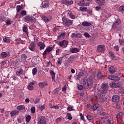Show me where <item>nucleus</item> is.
Segmentation results:
<instances>
[{"mask_svg": "<svg viewBox=\"0 0 124 124\" xmlns=\"http://www.w3.org/2000/svg\"><path fill=\"white\" fill-rule=\"evenodd\" d=\"M82 85L84 89L88 90V89H89V87L93 85V79L89 78V79H88V78H84L82 79Z\"/></svg>", "mask_w": 124, "mask_h": 124, "instance_id": "obj_1", "label": "nucleus"}, {"mask_svg": "<svg viewBox=\"0 0 124 124\" xmlns=\"http://www.w3.org/2000/svg\"><path fill=\"white\" fill-rule=\"evenodd\" d=\"M24 20L26 23L31 22L34 23L36 22V19L32 16L28 15L24 17Z\"/></svg>", "mask_w": 124, "mask_h": 124, "instance_id": "obj_2", "label": "nucleus"}, {"mask_svg": "<svg viewBox=\"0 0 124 124\" xmlns=\"http://www.w3.org/2000/svg\"><path fill=\"white\" fill-rule=\"evenodd\" d=\"M62 21L63 22V25H64V26H65L66 27H69L71 25H72V24L73 23L72 22V20H71L70 19H68L65 17H62Z\"/></svg>", "mask_w": 124, "mask_h": 124, "instance_id": "obj_3", "label": "nucleus"}, {"mask_svg": "<svg viewBox=\"0 0 124 124\" xmlns=\"http://www.w3.org/2000/svg\"><path fill=\"white\" fill-rule=\"evenodd\" d=\"M86 0H87V1H92L93 0H81L78 3V5H79V6H89L90 5V2H86Z\"/></svg>", "mask_w": 124, "mask_h": 124, "instance_id": "obj_4", "label": "nucleus"}, {"mask_svg": "<svg viewBox=\"0 0 124 124\" xmlns=\"http://www.w3.org/2000/svg\"><path fill=\"white\" fill-rule=\"evenodd\" d=\"M38 124H47L46 118L44 116H40L38 117Z\"/></svg>", "mask_w": 124, "mask_h": 124, "instance_id": "obj_5", "label": "nucleus"}, {"mask_svg": "<svg viewBox=\"0 0 124 124\" xmlns=\"http://www.w3.org/2000/svg\"><path fill=\"white\" fill-rule=\"evenodd\" d=\"M58 45H59V46H61V47L65 48L67 46V45H68V41L64 40L61 42H60L58 44Z\"/></svg>", "mask_w": 124, "mask_h": 124, "instance_id": "obj_6", "label": "nucleus"}, {"mask_svg": "<svg viewBox=\"0 0 124 124\" xmlns=\"http://www.w3.org/2000/svg\"><path fill=\"white\" fill-rule=\"evenodd\" d=\"M105 51V46L101 45L97 46V51L98 53H103Z\"/></svg>", "mask_w": 124, "mask_h": 124, "instance_id": "obj_7", "label": "nucleus"}, {"mask_svg": "<svg viewBox=\"0 0 124 124\" xmlns=\"http://www.w3.org/2000/svg\"><path fill=\"white\" fill-rule=\"evenodd\" d=\"M101 88L102 89V93H106L108 91V85L106 84L105 83H103L102 84Z\"/></svg>", "mask_w": 124, "mask_h": 124, "instance_id": "obj_8", "label": "nucleus"}, {"mask_svg": "<svg viewBox=\"0 0 124 124\" xmlns=\"http://www.w3.org/2000/svg\"><path fill=\"white\" fill-rule=\"evenodd\" d=\"M108 78L110 80H113L114 81H119V80H121V78L117 76L109 75L108 76Z\"/></svg>", "mask_w": 124, "mask_h": 124, "instance_id": "obj_9", "label": "nucleus"}, {"mask_svg": "<svg viewBox=\"0 0 124 124\" xmlns=\"http://www.w3.org/2000/svg\"><path fill=\"white\" fill-rule=\"evenodd\" d=\"M52 51H53V47L48 46L44 51L43 55V56H46L48 53V54H50V52H52Z\"/></svg>", "mask_w": 124, "mask_h": 124, "instance_id": "obj_10", "label": "nucleus"}, {"mask_svg": "<svg viewBox=\"0 0 124 124\" xmlns=\"http://www.w3.org/2000/svg\"><path fill=\"white\" fill-rule=\"evenodd\" d=\"M121 19H117L115 20V22L112 24V29H116L117 28V26H119L120 24H121Z\"/></svg>", "mask_w": 124, "mask_h": 124, "instance_id": "obj_11", "label": "nucleus"}, {"mask_svg": "<svg viewBox=\"0 0 124 124\" xmlns=\"http://www.w3.org/2000/svg\"><path fill=\"white\" fill-rule=\"evenodd\" d=\"M108 56L110 59H112V60H115V61H117V60H119V57H116L115 56V54H114V53L112 51H109L108 53Z\"/></svg>", "mask_w": 124, "mask_h": 124, "instance_id": "obj_12", "label": "nucleus"}, {"mask_svg": "<svg viewBox=\"0 0 124 124\" xmlns=\"http://www.w3.org/2000/svg\"><path fill=\"white\" fill-rule=\"evenodd\" d=\"M37 45L38 47H39V49L40 50V51H41V50H44V48L46 47V45H45V44L41 42H39V43H38Z\"/></svg>", "mask_w": 124, "mask_h": 124, "instance_id": "obj_13", "label": "nucleus"}, {"mask_svg": "<svg viewBox=\"0 0 124 124\" xmlns=\"http://www.w3.org/2000/svg\"><path fill=\"white\" fill-rule=\"evenodd\" d=\"M112 100L113 102H119V101H120V96L118 95H114L112 96Z\"/></svg>", "mask_w": 124, "mask_h": 124, "instance_id": "obj_14", "label": "nucleus"}, {"mask_svg": "<svg viewBox=\"0 0 124 124\" xmlns=\"http://www.w3.org/2000/svg\"><path fill=\"white\" fill-rule=\"evenodd\" d=\"M42 18L43 19V20H44V21H45V22H49L51 21V20H52V16H49L47 17L46 16H42Z\"/></svg>", "mask_w": 124, "mask_h": 124, "instance_id": "obj_15", "label": "nucleus"}, {"mask_svg": "<svg viewBox=\"0 0 124 124\" xmlns=\"http://www.w3.org/2000/svg\"><path fill=\"white\" fill-rule=\"evenodd\" d=\"M99 6H103L105 3V0H95Z\"/></svg>", "mask_w": 124, "mask_h": 124, "instance_id": "obj_16", "label": "nucleus"}, {"mask_svg": "<svg viewBox=\"0 0 124 124\" xmlns=\"http://www.w3.org/2000/svg\"><path fill=\"white\" fill-rule=\"evenodd\" d=\"M34 84H35L34 81L30 82V83L28 86V89L30 91H31V90H33L34 89L33 85H34Z\"/></svg>", "mask_w": 124, "mask_h": 124, "instance_id": "obj_17", "label": "nucleus"}, {"mask_svg": "<svg viewBox=\"0 0 124 124\" xmlns=\"http://www.w3.org/2000/svg\"><path fill=\"white\" fill-rule=\"evenodd\" d=\"M29 49L31 51H34V49H35V43H31L29 46Z\"/></svg>", "mask_w": 124, "mask_h": 124, "instance_id": "obj_18", "label": "nucleus"}, {"mask_svg": "<svg viewBox=\"0 0 124 124\" xmlns=\"http://www.w3.org/2000/svg\"><path fill=\"white\" fill-rule=\"evenodd\" d=\"M20 112L18 110H13L11 111L10 113V115L11 117H15L16 116H17L18 114H19Z\"/></svg>", "mask_w": 124, "mask_h": 124, "instance_id": "obj_19", "label": "nucleus"}, {"mask_svg": "<svg viewBox=\"0 0 124 124\" xmlns=\"http://www.w3.org/2000/svg\"><path fill=\"white\" fill-rule=\"evenodd\" d=\"M38 85L40 87V88H44L45 87H46V86L48 85V83H47V82H39L38 83Z\"/></svg>", "mask_w": 124, "mask_h": 124, "instance_id": "obj_20", "label": "nucleus"}, {"mask_svg": "<svg viewBox=\"0 0 124 124\" xmlns=\"http://www.w3.org/2000/svg\"><path fill=\"white\" fill-rule=\"evenodd\" d=\"M70 52L73 54L78 53V52H79V49L77 48L72 47L70 50Z\"/></svg>", "mask_w": 124, "mask_h": 124, "instance_id": "obj_21", "label": "nucleus"}, {"mask_svg": "<svg viewBox=\"0 0 124 124\" xmlns=\"http://www.w3.org/2000/svg\"><path fill=\"white\" fill-rule=\"evenodd\" d=\"M99 101L101 102H104L105 100H106V98L103 95V94H100L99 95Z\"/></svg>", "mask_w": 124, "mask_h": 124, "instance_id": "obj_22", "label": "nucleus"}, {"mask_svg": "<svg viewBox=\"0 0 124 124\" xmlns=\"http://www.w3.org/2000/svg\"><path fill=\"white\" fill-rule=\"evenodd\" d=\"M64 37H65V33L62 32L58 36V39H64Z\"/></svg>", "mask_w": 124, "mask_h": 124, "instance_id": "obj_23", "label": "nucleus"}, {"mask_svg": "<svg viewBox=\"0 0 124 124\" xmlns=\"http://www.w3.org/2000/svg\"><path fill=\"white\" fill-rule=\"evenodd\" d=\"M82 26L83 27H90V26H92V23L91 22H87V21H84L82 23Z\"/></svg>", "mask_w": 124, "mask_h": 124, "instance_id": "obj_24", "label": "nucleus"}, {"mask_svg": "<svg viewBox=\"0 0 124 124\" xmlns=\"http://www.w3.org/2000/svg\"><path fill=\"white\" fill-rule=\"evenodd\" d=\"M22 31L25 32L26 34H28L29 32H28V26L25 24L23 25Z\"/></svg>", "mask_w": 124, "mask_h": 124, "instance_id": "obj_25", "label": "nucleus"}, {"mask_svg": "<svg viewBox=\"0 0 124 124\" xmlns=\"http://www.w3.org/2000/svg\"><path fill=\"white\" fill-rule=\"evenodd\" d=\"M16 109L19 111H22V110H24V109H26V107L24 105H20L16 107Z\"/></svg>", "mask_w": 124, "mask_h": 124, "instance_id": "obj_26", "label": "nucleus"}, {"mask_svg": "<svg viewBox=\"0 0 124 124\" xmlns=\"http://www.w3.org/2000/svg\"><path fill=\"white\" fill-rule=\"evenodd\" d=\"M8 55H9V52H2L1 54V56L2 57V58H6V57H7V56H8Z\"/></svg>", "mask_w": 124, "mask_h": 124, "instance_id": "obj_27", "label": "nucleus"}, {"mask_svg": "<svg viewBox=\"0 0 124 124\" xmlns=\"http://www.w3.org/2000/svg\"><path fill=\"white\" fill-rule=\"evenodd\" d=\"M108 71H109V72H110V73H115L116 71V68L112 66L109 68Z\"/></svg>", "mask_w": 124, "mask_h": 124, "instance_id": "obj_28", "label": "nucleus"}, {"mask_svg": "<svg viewBox=\"0 0 124 124\" xmlns=\"http://www.w3.org/2000/svg\"><path fill=\"white\" fill-rule=\"evenodd\" d=\"M82 75H83V72L78 73V75L75 77V79L79 80L82 77Z\"/></svg>", "mask_w": 124, "mask_h": 124, "instance_id": "obj_29", "label": "nucleus"}, {"mask_svg": "<svg viewBox=\"0 0 124 124\" xmlns=\"http://www.w3.org/2000/svg\"><path fill=\"white\" fill-rule=\"evenodd\" d=\"M65 5H71L72 4H73V1L70 0L68 1L67 0H65Z\"/></svg>", "mask_w": 124, "mask_h": 124, "instance_id": "obj_30", "label": "nucleus"}, {"mask_svg": "<svg viewBox=\"0 0 124 124\" xmlns=\"http://www.w3.org/2000/svg\"><path fill=\"white\" fill-rule=\"evenodd\" d=\"M99 107H100V105H99V104H95L93 107V110L95 111V110L98 108H99Z\"/></svg>", "mask_w": 124, "mask_h": 124, "instance_id": "obj_31", "label": "nucleus"}, {"mask_svg": "<svg viewBox=\"0 0 124 124\" xmlns=\"http://www.w3.org/2000/svg\"><path fill=\"white\" fill-rule=\"evenodd\" d=\"M26 60H27V56H26V54H22L21 57V61H22V62H26Z\"/></svg>", "mask_w": 124, "mask_h": 124, "instance_id": "obj_32", "label": "nucleus"}, {"mask_svg": "<svg viewBox=\"0 0 124 124\" xmlns=\"http://www.w3.org/2000/svg\"><path fill=\"white\" fill-rule=\"evenodd\" d=\"M68 15L69 17H70L71 19H75V16H74L73 14L71 13V12L69 11V12L68 13Z\"/></svg>", "mask_w": 124, "mask_h": 124, "instance_id": "obj_33", "label": "nucleus"}, {"mask_svg": "<svg viewBox=\"0 0 124 124\" xmlns=\"http://www.w3.org/2000/svg\"><path fill=\"white\" fill-rule=\"evenodd\" d=\"M4 43H9L10 42V39L8 37H6L3 39Z\"/></svg>", "mask_w": 124, "mask_h": 124, "instance_id": "obj_34", "label": "nucleus"}, {"mask_svg": "<svg viewBox=\"0 0 124 124\" xmlns=\"http://www.w3.org/2000/svg\"><path fill=\"white\" fill-rule=\"evenodd\" d=\"M79 10H80V11H82V12H86V11L88 10V8L86 7H80L79 8Z\"/></svg>", "mask_w": 124, "mask_h": 124, "instance_id": "obj_35", "label": "nucleus"}, {"mask_svg": "<svg viewBox=\"0 0 124 124\" xmlns=\"http://www.w3.org/2000/svg\"><path fill=\"white\" fill-rule=\"evenodd\" d=\"M23 69L20 68L19 69V71L16 72V75H21V74H23Z\"/></svg>", "mask_w": 124, "mask_h": 124, "instance_id": "obj_36", "label": "nucleus"}, {"mask_svg": "<svg viewBox=\"0 0 124 124\" xmlns=\"http://www.w3.org/2000/svg\"><path fill=\"white\" fill-rule=\"evenodd\" d=\"M38 108L41 110V111H43L45 109V105L44 104L42 106L39 105L38 106Z\"/></svg>", "mask_w": 124, "mask_h": 124, "instance_id": "obj_37", "label": "nucleus"}, {"mask_svg": "<svg viewBox=\"0 0 124 124\" xmlns=\"http://www.w3.org/2000/svg\"><path fill=\"white\" fill-rule=\"evenodd\" d=\"M50 75L51 76L52 79H54L55 78H56V76L55 75V73L53 71H50Z\"/></svg>", "mask_w": 124, "mask_h": 124, "instance_id": "obj_38", "label": "nucleus"}, {"mask_svg": "<svg viewBox=\"0 0 124 124\" xmlns=\"http://www.w3.org/2000/svg\"><path fill=\"white\" fill-rule=\"evenodd\" d=\"M32 75L34 76L37 73V69L36 68H34L32 70Z\"/></svg>", "mask_w": 124, "mask_h": 124, "instance_id": "obj_39", "label": "nucleus"}, {"mask_svg": "<svg viewBox=\"0 0 124 124\" xmlns=\"http://www.w3.org/2000/svg\"><path fill=\"white\" fill-rule=\"evenodd\" d=\"M110 87L111 88H117V85H116V83L114 82H112L109 84Z\"/></svg>", "mask_w": 124, "mask_h": 124, "instance_id": "obj_40", "label": "nucleus"}, {"mask_svg": "<svg viewBox=\"0 0 124 124\" xmlns=\"http://www.w3.org/2000/svg\"><path fill=\"white\" fill-rule=\"evenodd\" d=\"M49 7V3H45L42 5V8H47Z\"/></svg>", "mask_w": 124, "mask_h": 124, "instance_id": "obj_41", "label": "nucleus"}, {"mask_svg": "<svg viewBox=\"0 0 124 124\" xmlns=\"http://www.w3.org/2000/svg\"><path fill=\"white\" fill-rule=\"evenodd\" d=\"M31 119V115H28L26 118V121L27 123H30Z\"/></svg>", "mask_w": 124, "mask_h": 124, "instance_id": "obj_42", "label": "nucleus"}, {"mask_svg": "<svg viewBox=\"0 0 124 124\" xmlns=\"http://www.w3.org/2000/svg\"><path fill=\"white\" fill-rule=\"evenodd\" d=\"M22 10V6L18 5L16 6V12L18 13V12H20V11Z\"/></svg>", "mask_w": 124, "mask_h": 124, "instance_id": "obj_43", "label": "nucleus"}, {"mask_svg": "<svg viewBox=\"0 0 124 124\" xmlns=\"http://www.w3.org/2000/svg\"><path fill=\"white\" fill-rule=\"evenodd\" d=\"M20 14L21 15V16H26V15H27V11H25V10H23L20 12Z\"/></svg>", "mask_w": 124, "mask_h": 124, "instance_id": "obj_44", "label": "nucleus"}, {"mask_svg": "<svg viewBox=\"0 0 124 124\" xmlns=\"http://www.w3.org/2000/svg\"><path fill=\"white\" fill-rule=\"evenodd\" d=\"M102 76H103V75H102V73L101 72H99L98 73V74H97L98 79H100L102 78Z\"/></svg>", "mask_w": 124, "mask_h": 124, "instance_id": "obj_45", "label": "nucleus"}, {"mask_svg": "<svg viewBox=\"0 0 124 124\" xmlns=\"http://www.w3.org/2000/svg\"><path fill=\"white\" fill-rule=\"evenodd\" d=\"M21 43V39L20 38H18L16 40V45H19Z\"/></svg>", "mask_w": 124, "mask_h": 124, "instance_id": "obj_46", "label": "nucleus"}, {"mask_svg": "<svg viewBox=\"0 0 124 124\" xmlns=\"http://www.w3.org/2000/svg\"><path fill=\"white\" fill-rule=\"evenodd\" d=\"M67 117L68 120H72V116H71V114L70 113H68L67 114Z\"/></svg>", "mask_w": 124, "mask_h": 124, "instance_id": "obj_47", "label": "nucleus"}, {"mask_svg": "<svg viewBox=\"0 0 124 124\" xmlns=\"http://www.w3.org/2000/svg\"><path fill=\"white\" fill-rule=\"evenodd\" d=\"M39 101H40V98H36L34 101V103L35 104H37V103H38Z\"/></svg>", "mask_w": 124, "mask_h": 124, "instance_id": "obj_48", "label": "nucleus"}, {"mask_svg": "<svg viewBox=\"0 0 124 124\" xmlns=\"http://www.w3.org/2000/svg\"><path fill=\"white\" fill-rule=\"evenodd\" d=\"M83 35L85 36V37H88V38H90V37H91V35L89 34L88 32H84L83 33Z\"/></svg>", "mask_w": 124, "mask_h": 124, "instance_id": "obj_49", "label": "nucleus"}, {"mask_svg": "<svg viewBox=\"0 0 124 124\" xmlns=\"http://www.w3.org/2000/svg\"><path fill=\"white\" fill-rule=\"evenodd\" d=\"M62 58H58V61H57V63L58 64H59V65H61V64H62Z\"/></svg>", "mask_w": 124, "mask_h": 124, "instance_id": "obj_50", "label": "nucleus"}, {"mask_svg": "<svg viewBox=\"0 0 124 124\" xmlns=\"http://www.w3.org/2000/svg\"><path fill=\"white\" fill-rule=\"evenodd\" d=\"M124 11V6H121L119 7V12H123V11Z\"/></svg>", "mask_w": 124, "mask_h": 124, "instance_id": "obj_51", "label": "nucleus"}, {"mask_svg": "<svg viewBox=\"0 0 124 124\" xmlns=\"http://www.w3.org/2000/svg\"><path fill=\"white\" fill-rule=\"evenodd\" d=\"M31 113H35V107H32L31 108Z\"/></svg>", "mask_w": 124, "mask_h": 124, "instance_id": "obj_52", "label": "nucleus"}, {"mask_svg": "<svg viewBox=\"0 0 124 124\" xmlns=\"http://www.w3.org/2000/svg\"><path fill=\"white\" fill-rule=\"evenodd\" d=\"M78 90H83L84 89V87L82 86V85H78Z\"/></svg>", "mask_w": 124, "mask_h": 124, "instance_id": "obj_53", "label": "nucleus"}, {"mask_svg": "<svg viewBox=\"0 0 124 124\" xmlns=\"http://www.w3.org/2000/svg\"><path fill=\"white\" fill-rule=\"evenodd\" d=\"M82 36V35L80 33H77V38L78 37V38H81Z\"/></svg>", "mask_w": 124, "mask_h": 124, "instance_id": "obj_54", "label": "nucleus"}, {"mask_svg": "<svg viewBox=\"0 0 124 124\" xmlns=\"http://www.w3.org/2000/svg\"><path fill=\"white\" fill-rule=\"evenodd\" d=\"M79 116L81 118V120H82L83 121H85V118L84 117V116L82 113H80Z\"/></svg>", "mask_w": 124, "mask_h": 124, "instance_id": "obj_55", "label": "nucleus"}, {"mask_svg": "<svg viewBox=\"0 0 124 124\" xmlns=\"http://www.w3.org/2000/svg\"><path fill=\"white\" fill-rule=\"evenodd\" d=\"M95 10L98 11V10H100L101 9V7L100 6H98L95 7Z\"/></svg>", "mask_w": 124, "mask_h": 124, "instance_id": "obj_56", "label": "nucleus"}, {"mask_svg": "<svg viewBox=\"0 0 124 124\" xmlns=\"http://www.w3.org/2000/svg\"><path fill=\"white\" fill-rule=\"evenodd\" d=\"M53 92L55 93V94H57V93H59V89H55L53 91Z\"/></svg>", "mask_w": 124, "mask_h": 124, "instance_id": "obj_57", "label": "nucleus"}, {"mask_svg": "<svg viewBox=\"0 0 124 124\" xmlns=\"http://www.w3.org/2000/svg\"><path fill=\"white\" fill-rule=\"evenodd\" d=\"M68 111H73V107H69L67 108Z\"/></svg>", "mask_w": 124, "mask_h": 124, "instance_id": "obj_58", "label": "nucleus"}, {"mask_svg": "<svg viewBox=\"0 0 124 124\" xmlns=\"http://www.w3.org/2000/svg\"><path fill=\"white\" fill-rule=\"evenodd\" d=\"M71 37H72V38H74V37H75V38H77V34H75V33H73L72 34Z\"/></svg>", "mask_w": 124, "mask_h": 124, "instance_id": "obj_59", "label": "nucleus"}, {"mask_svg": "<svg viewBox=\"0 0 124 124\" xmlns=\"http://www.w3.org/2000/svg\"><path fill=\"white\" fill-rule=\"evenodd\" d=\"M87 119L88 120V121H92V116H90V115H87Z\"/></svg>", "mask_w": 124, "mask_h": 124, "instance_id": "obj_60", "label": "nucleus"}, {"mask_svg": "<svg viewBox=\"0 0 124 124\" xmlns=\"http://www.w3.org/2000/svg\"><path fill=\"white\" fill-rule=\"evenodd\" d=\"M68 54H66V55H63V56H62V58L63 59H64V60H66V59H67V58H68Z\"/></svg>", "mask_w": 124, "mask_h": 124, "instance_id": "obj_61", "label": "nucleus"}, {"mask_svg": "<svg viewBox=\"0 0 124 124\" xmlns=\"http://www.w3.org/2000/svg\"><path fill=\"white\" fill-rule=\"evenodd\" d=\"M6 25H7V26H9V25H11V22L10 21H7L6 22Z\"/></svg>", "mask_w": 124, "mask_h": 124, "instance_id": "obj_62", "label": "nucleus"}, {"mask_svg": "<svg viewBox=\"0 0 124 124\" xmlns=\"http://www.w3.org/2000/svg\"><path fill=\"white\" fill-rule=\"evenodd\" d=\"M114 49V50H116V51H119V46H115Z\"/></svg>", "mask_w": 124, "mask_h": 124, "instance_id": "obj_63", "label": "nucleus"}, {"mask_svg": "<svg viewBox=\"0 0 124 124\" xmlns=\"http://www.w3.org/2000/svg\"><path fill=\"white\" fill-rule=\"evenodd\" d=\"M66 86H64V87H62V92H65V91H66Z\"/></svg>", "mask_w": 124, "mask_h": 124, "instance_id": "obj_64", "label": "nucleus"}]
</instances>
